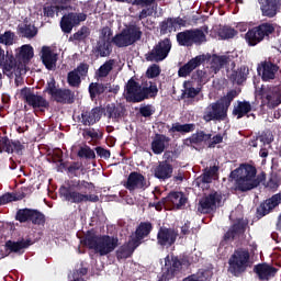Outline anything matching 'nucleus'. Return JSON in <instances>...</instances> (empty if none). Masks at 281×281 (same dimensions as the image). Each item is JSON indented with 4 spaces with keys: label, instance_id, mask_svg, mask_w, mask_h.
<instances>
[{
    "label": "nucleus",
    "instance_id": "nucleus-1",
    "mask_svg": "<svg viewBox=\"0 0 281 281\" xmlns=\"http://www.w3.org/2000/svg\"><path fill=\"white\" fill-rule=\"evenodd\" d=\"M231 179L234 181L235 188L241 192L254 190L260 186V181L256 179V168L250 165H241L231 172Z\"/></svg>",
    "mask_w": 281,
    "mask_h": 281
},
{
    "label": "nucleus",
    "instance_id": "nucleus-2",
    "mask_svg": "<svg viewBox=\"0 0 281 281\" xmlns=\"http://www.w3.org/2000/svg\"><path fill=\"white\" fill-rule=\"evenodd\" d=\"M76 190L68 191L66 188L60 189V194L64 196L65 201L70 203H87L88 201L95 203L99 201L98 195H89V192L93 190V184L87 181H78L74 184Z\"/></svg>",
    "mask_w": 281,
    "mask_h": 281
},
{
    "label": "nucleus",
    "instance_id": "nucleus-3",
    "mask_svg": "<svg viewBox=\"0 0 281 281\" xmlns=\"http://www.w3.org/2000/svg\"><path fill=\"white\" fill-rule=\"evenodd\" d=\"M85 245L89 247V249H93L95 254L99 256H108L111 251H115L119 240L115 237L111 236H97L93 232H88Z\"/></svg>",
    "mask_w": 281,
    "mask_h": 281
},
{
    "label": "nucleus",
    "instance_id": "nucleus-4",
    "mask_svg": "<svg viewBox=\"0 0 281 281\" xmlns=\"http://www.w3.org/2000/svg\"><path fill=\"white\" fill-rule=\"evenodd\" d=\"M0 65L3 67V74L7 76H14V74H25V68L21 67V63L10 52L0 46Z\"/></svg>",
    "mask_w": 281,
    "mask_h": 281
},
{
    "label": "nucleus",
    "instance_id": "nucleus-5",
    "mask_svg": "<svg viewBox=\"0 0 281 281\" xmlns=\"http://www.w3.org/2000/svg\"><path fill=\"white\" fill-rule=\"evenodd\" d=\"M142 38V31L137 26H128L112 38L116 47H128Z\"/></svg>",
    "mask_w": 281,
    "mask_h": 281
},
{
    "label": "nucleus",
    "instance_id": "nucleus-6",
    "mask_svg": "<svg viewBox=\"0 0 281 281\" xmlns=\"http://www.w3.org/2000/svg\"><path fill=\"white\" fill-rule=\"evenodd\" d=\"M276 32V26L273 24L263 23L256 29H252L246 33V41L248 45H258L260 41L265 38V36H269V34H273Z\"/></svg>",
    "mask_w": 281,
    "mask_h": 281
},
{
    "label": "nucleus",
    "instance_id": "nucleus-7",
    "mask_svg": "<svg viewBox=\"0 0 281 281\" xmlns=\"http://www.w3.org/2000/svg\"><path fill=\"white\" fill-rule=\"evenodd\" d=\"M249 265V251L237 250L229 259V271L234 276L243 273Z\"/></svg>",
    "mask_w": 281,
    "mask_h": 281
},
{
    "label": "nucleus",
    "instance_id": "nucleus-8",
    "mask_svg": "<svg viewBox=\"0 0 281 281\" xmlns=\"http://www.w3.org/2000/svg\"><path fill=\"white\" fill-rule=\"evenodd\" d=\"M82 21H87V14L85 13H69L61 18L60 29L65 34H71V30L82 23Z\"/></svg>",
    "mask_w": 281,
    "mask_h": 281
},
{
    "label": "nucleus",
    "instance_id": "nucleus-9",
    "mask_svg": "<svg viewBox=\"0 0 281 281\" xmlns=\"http://www.w3.org/2000/svg\"><path fill=\"white\" fill-rule=\"evenodd\" d=\"M227 115V108L223 102L210 104L204 112L203 120L205 122H212V120H223Z\"/></svg>",
    "mask_w": 281,
    "mask_h": 281
},
{
    "label": "nucleus",
    "instance_id": "nucleus-10",
    "mask_svg": "<svg viewBox=\"0 0 281 281\" xmlns=\"http://www.w3.org/2000/svg\"><path fill=\"white\" fill-rule=\"evenodd\" d=\"M170 49H172L170 40H164L147 55V60H155L156 63L165 60L170 54Z\"/></svg>",
    "mask_w": 281,
    "mask_h": 281
},
{
    "label": "nucleus",
    "instance_id": "nucleus-11",
    "mask_svg": "<svg viewBox=\"0 0 281 281\" xmlns=\"http://www.w3.org/2000/svg\"><path fill=\"white\" fill-rule=\"evenodd\" d=\"M24 149L25 145L21 140L10 139L0 133V153H8L9 155L15 153L16 155H21Z\"/></svg>",
    "mask_w": 281,
    "mask_h": 281
},
{
    "label": "nucleus",
    "instance_id": "nucleus-12",
    "mask_svg": "<svg viewBox=\"0 0 281 281\" xmlns=\"http://www.w3.org/2000/svg\"><path fill=\"white\" fill-rule=\"evenodd\" d=\"M46 91L56 102H71L74 100L71 91L56 88V81L54 79H50L48 82Z\"/></svg>",
    "mask_w": 281,
    "mask_h": 281
},
{
    "label": "nucleus",
    "instance_id": "nucleus-13",
    "mask_svg": "<svg viewBox=\"0 0 281 281\" xmlns=\"http://www.w3.org/2000/svg\"><path fill=\"white\" fill-rule=\"evenodd\" d=\"M124 97L127 102H142L145 95L143 88L134 79H130L125 87Z\"/></svg>",
    "mask_w": 281,
    "mask_h": 281
},
{
    "label": "nucleus",
    "instance_id": "nucleus-14",
    "mask_svg": "<svg viewBox=\"0 0 281 281\" xmlns=\"http://www.w3.org/2000/svg\"><path fill=\"white\" fill-rule=\"evenodd\" d=\"M15 58L18 63H20V67H23L24 71H26L27 65L34 58V47L30 44H24L21 47L15 49Z\"/></svg>",
    "mask_w": 281,
    "mask_h": 281
},
{
    "label": "nucleus",
    "instance_id": "nucleus-15",
    "mask_svg": "<svg viewBox=\"0 0 281 281\" xmlns=\"http://www.w3.org/2000/svg\"><path fill=\"white\" fill-rule=\"evenodd\" d=\"M16 95L19 100L24 102L25 109H33V113L36 114V93H34V88L24 87L18 90Z\"/></svg>",
    "mask_w": 281,
    "mask_h": 281
},
{
    "label": "nucleus",
    "instance_id": "nucleus-16",
    "mask_svg": "<svg viewBox=\"0 0 281 281\" xmlns=\"http://www.w3.org/2000/svg\"><path fill=\"white\" fill-rule=\"evenodd\" d=\"M218 203H221V194L214 192L200 201L198 210L202 214H210V212L216 209V205H218Z\"/></svg>",
    "mask_w": 281,
    "mask_h": 281
},
{
    "label": "nucleus",
    "instance_id": "nucleus-17",
    "mask_svg": "<svg viewBox=\"0 0 281 281\" xmlns=\"http://www.w3.org/2000/svg\"><path fill=\"white\" fill-rule=\"evenodd\" d=\"M158 245L172 247L177 240V233L170 228H160L157 235Z\"/></svg>",
    "mask_w": 281,
    "mask_h": 281
},
{
    "label": "nucleus",
    "instance_id": "nucleus-18",
    "mask_svg": "<svg viewBox=\"0 0 281 281\" xmlns=\"http://www.w3.org/2000/svg\"><path fill=\"white\" fill-rule=\"evenodd\" d=\"M281 203V192L272 195L270 199L266 200L257 210L258 214L261 216H267L269 212L276 210Z\"/></svg>",
    "mask_w": 281,
    "mask_h": 281
},
{
    "label": "nucleus",
    "instance_id": "nucleus-19",
    "mask_svg": "<svg viewBox=\"0 0 281 281\" xmlns=\"http://www.w3.org/2000/svg\"><path fill=\"white\" fill-rule=\"evenodd\" d=\"M203 60H205L204 55H199L192 58L184 66L180 67L178 76H180V78H186L190 76V74H192V71H194V69H196V67H199L201 63H203Z\"/></svg>",
    "mask_w": 281,
    "mask_h": 281
},
{
    "label": "nucleus",
    "instance_id": "nucleus-20",
    "mask_svg": "<svg viewBox=\"0 0 281 281\" xmlns=\"http://www.w3.org/2000/svg\"><path fill=\"white\" fill-rule=\"evenodd\" d=\"M89 66L81 64L77 69L68 74V85H70V87H79L80 78H82V76H87Z\"/></svg>",
    "mask_w": 281,
    "mask_h": 281
},
{
    "label": "nucleus",
    "instance_id": "nucleus-21",
    "mask_svg": "<svg viewBox=\"0 0 281 281\" xmlns=\"http://www.w3.org/2000/svg\"><path fill=\"white\" fill-rule=\"evenodd\" d=\"M43 65H45L46 69H55L56 63L58 60V54L54 53L52 48L44 46L42 48L41 55Z\"/></svg>",
    "mask_w": 281,
    "mask_h": 281
},
{
    "label": "nucleus",
    "instance_id": "nucleus-22",
    "mask_svg": "<svg viewBox=\"0 0 281 281\" xmlns=\"http://www.w3.org/2000/svg\"><path fill=\"white\" fill-rule=\"evenodd\" d=\"M15 221L36 225V209H20L16 211Z\"/></svg>",
    "mask_w": 281,
    "mask_h": 281
},
{
    "label": "nucleus",
    "instance_id": "nucleus-23",
    "mask_svg": "<svg viewBox=\"0 0 281 281\" xmlns=\"http://www.w3.org/2000/svg\"><path fill=\"white\" fill-rule=\"evenodd\" d=\"M16 32L21 38H34L36 36V26L30 23V21L24 20L23 23L18 25Z\"/></svg>",
    "mask_w": 281,
    "mask_h": 281
},
{
    "label": "nucleus",
    "instance_id": "nucleus-24",
    "mask_svg": "<svg viewBox=\"0 0 281 281\" xmlns=\"http://www.w3.org/2000/svg\"><path fill=\"white\" fill-rule=\"evenodd\" d=\"M215 179H218V167L213 166L212 168L206 169L198 179V186L200 188H207V183H212Z\"/></svg>",
    "mask_w": 281,
    "mask_h": 281
},
{
    "label": "nucleus",
    "instance_id": "nucleus-25",
    "mask_svg": "<svg viewBox=\"0 0 281 281\" xmlns=\"http://www.w3.org/2000/svg\"><path fill=\"white\" fill-rule=\"evenodd\" d=\"M154 176L156 179H170L172 177V165L168 164V161H161L159 165L154 169Z\"/></svg>",
    "mask_w": 281,
    "mask_h": 281
},
{
    "label": "nucleus",
    "instance_id": "nucleus-26",
    "mask_svg": "<svg viewBox=\"0 0 281 281\" xmlns=\"http://www.w3.org/2000/svg\"><path fill=\"white\" fill-rule=\"evenodd\" d=\"M278 270L267 263L257 265L255 267V273H257L259 280H270L273 278Z\"/></svg>",
    "mask_w": 281,
    "mask_h": 281
},
{
    "label": "nucleus",
    "instance_id": "nucleus-27",
    "mask_svg": "<svg viewBox=\"0 0 281 281\" xmlns=\"http://www.w3.org/2000/svg\"><path fill=\"white\" fill-rule=\"evenodd\" d=\"M32 245V240L30 239H22L20 241H13V240H8L5 241V249L7 251H10V254H21L23 249H27Z\"/></svg>",
    "mask_w": 281,
    "mask_h": 281
},
{
    "label": "nucleus",
    "instance_id": "nucleus-28",
    "mask_svg": "<svg viewBox=\"0 0 281 281\" xmlns=\"http://www.w3.org/2000/svg\"><path fill=\"white\" fill-rule=\"evenodd\" d=\"M278 72V66L271 63H263L261 67L258 68V74L261 76L262 80H273L276 74Z\"/></svg>",
    "mask_w": 281,
    "mask_h": 281
},
{
    "label": "nucleus",
    "instance_id": "nucleus-29",
    "mask_svg": "<svg viewBox=\"0 0 281 281\" xmlns=\"http://www.w3.org/2000/svg\"><path fill=\"white\" fill-rule=\"evenodd\" d=\"M265 16H276L280 0H259Z\"/></svg>",
    "mask_w": 281,
    "mask_h": 281
},
{
    "label": "nucleus",
    "instance_id": "nucleus-30",
    "mask_svg": "<svg viewBox=\"0 0 281 281\" xmlns=\"http://www.w3.org/2000/svg\"><path fill=\"white\" fill-rule=\"evenodd\" d=\"M165 269L169 276H175L177 271H181V269H183V263H181L177 257L167 256L165 258Z\"/></svg>",
    "mask_w": 281,
    "mask_h": 281
},
{
    "label": "nucleus",
    "instance_id": "nucleus-31",
    "mask_svg": "<svg viewBox=\"0 0 281 281\" xmlns=\"http://www.w3.org/2000/svg\"><path fill=\"white\" fill-rule=\"evenodd\" d=\"M167 201L172 204L173 210H181V207L188 203V198H186L183 192H171L167 196Z\"/></svg>",
    "mask_w": 281,
    "mask_h": 281
},
{
    "label": "nucleus",
    "instance_id": "nucleus-32",
    "mask_svg": "<svg viewBox=\"0 0 281 281\" xmlns=\"http://www.w3.org/2000/svg\"><path fill=\"white\" fill-rule=\"evenodd\" d=\"M139 247V241L135 240V238L131 237L127 245L122 246L117 250V258H130V256H133V251Z\"/></svg>",
    "mask_w": 281,
    "mask_h": 281
},
{
    "label": "nucleus",
    "instance_id": "nucleus-33",
    "mask_svg": "<svg viewBox=\"0 0 281 281\" xmlns=\"http://www.w3.org/2000/svg\"><path fill=\"white\" fill-rule=\"evenodd\" d=\"M186 26V20L181 18L176 19H168L166 22L161 25V32H177L179 27Z\"/></svg>",
    "mask_w": 281,
    "mask_h": 281
},
{
    "label": "nucleus",
    "instance_id": "nucleus-34",
    "mask_svg": "<svg viewBox=\"0 0 281 281\" xmlns=\"http://www.w3.org/2000/svg\"><path fill=\"white\" fill-rule=\"evenodd\" d=\"M146 186V181L144 179V176L142 173L132 172L128 176L126 188L127 190H136V188H144Z\"/></svg>",
    "mask_w": 281,
    "mask_h": 281
},
{
    "label": "nucleus",
    "instance_id": "nucleus-35",
    "mask_svg": "<svg viewBox=\"0 0 281 281\" xmlns=\"http://www.w3.org/2000/svg\"><path fill=\"white\" fill-rule=\"evenodd\" d=\"M100 117H102V111L100 108H94L90 112H86L82 114V123L86 126H91V124H95L99 122Z\"/></svg>",
    "mask_w": 281,
    "mask_h": 281
},
{
    "label": "nucleus",
    "instance_id": "nucleus-36",
    "mask_svg": "<svg viewBox=\"0 0 281 281\" xmlns=\"http://www.w3.org/2000/svg\"><path fill=\"white\" fill-rule=\"evenodd\" d=\"M168 142H170V139L165 135H156L151 143L153 153H155V155H161L166 149V144H168Z\"/></svg>",
    "mask_w": 281,
    "mask_h": 281
},
{
    "label": "nucleus",
    "instance_id": "nucleus-37",
    "mask_svg": "<svg viewBox=\"0 0 281 281\" xmlns=\"http://www.w3.org/2000/svg\"><path fill=\"white\" fill-rule=\"evenodd\" d=\"M212 138V135L205 134L203 132H198L192 134L191 137L184 139L186 146H192V144H203V142H209Z\"/></svg>",
    "mask_w": 281,
    "mask_h": 281
},
{
    "label": "nucleus",
    "instance_id": "nucleus-38",
    "mask_svg": "<svg viewBox=\"0 0 281 281\" xmlns=\"http://www.w3.org/2000/svg\"><path fill=\"white\" fill-rule=\"evenodd\" d=\"M150 229H153V225H150V223H140V225L136 229L135 235H132L131 238H134V240H137L139 245V241L142 240V238L150 234Z\"/></svg>",
    "mask_w": 281,
    "mask_h": 281
},
{
    "label": "nucleus",
    "instance_id": "nucleus-39",
    "mask_svg": "<svg viewBox=\"0 0 281 281\" xmlns=\"http://www.w3.org/2000/svg\"><path fill=\"white\" fill-rule=\"evenodd\" d=\"M104 115L110 120H120L122 117V105H115V103L108 104Z\"/></svg>",
    "mask_w": 281,
    "mask_h": 281
},
{
    "label": "nucleus",
    "instance_id": "nucleus-40",
    "mask_svg": "<svg viewBox=\"0 0 281 281\" xmlns=\"http://www.w3.org/2000/svg\"><path fill=\"white\" fill-rule=\"evenodd\" d=\"M183 87V95L187 98H196V95L201 93V88L194 87V82L192 81H184Z\"/></svg>",
    "mask_w": 281,
    "mask_h": 281
},
{
    "label": "nucleus",
    "instance_id": "nucleus-41",
    "mask_svg": "<svg viewBox=\"0 0 281 281\" xmlns=\"http://www.w3.org/2000/svg\"><path fill=\"white\" fill-rule=\"evenodd\" d=\"M249 111H251V104L249 102H239L233 113L234 115L237 116L238 120H240V117H244V115H247L249 113Z\"/></svg>",
    "mask_w": 281,
    "mask_h": 281
},
{
    "label": "nucleus",
    "instance_id": "nucleus-42",
    "mask_svg": "<svg viewBox=\"0 0 281 281\" xmlns=\"http://www.w3.org/2000/svg\"><path fill=\"white\" fill-rule=\"evenodd\" d=\"M16 41V34L12 31H5L3 34H0V44L11 47Z\"/></svg>",
    "mask_w": 281,
    "mask_h": 281
},
{
    "label": "nucleus",
    "instance_id": "nucleus-43",
    "mask_svg": "<svg viewBox=\"0 0 281 281\" xmlns=\"http://www.w3.org/2000/svg\"><path fill=\"white\" fill-rule=\"evenodd\" d=\"M115 65V61L110 59L105 61L97 71V76L99 78H106L111 71H113V67Z\"/></svg>",
    "mask_w": 281,
    "mask_h": 281
},
{
    "label": "nucleus",
    "instance_id": "nucleus-44",
    "mask_svg": "<svg viewBox=\"0 0 281 281\" xmlns=\"http://www.w3.org/2000/svg\"><path fill=\"white\" fill-rule=\"evenodd\" d=\"M194 128H195V125L192 123H189V124L175 123L171 126L170 132L171 133H192Z\"/></svg>",
    "mask_w": 281,
    "mask_h": 281
},
{
    "label": "nucleus",
    "instance_id": "nucleus-45",
    "mask_svg": "<svg viewBox=\"0 0 281 281\" xmlns=\"http://www.w3.org/2000/svg\"><path fill=\"white\" fill-rule=\"evenodd\" d=\"M32 192H34L33 187H22L18 189L15 192H12V195L14 196L15 201H23V199H25V196H30Z\"/></svg>",
    "mask_w": 281,
    "mask_h": 281
},
{
    "label": "nucleus",
    "instance_id": "nucleus-46",
    "mask_svg": "<svg viewBox=\"0 0 281 281\" xmlns=\"http://www.w3.org/2000/svg\"><path fill=\"white\" fill-rule=\"evenodd\" d=\"M177 41L179 45H184L187 47H190L192 45V35L191 31H184L177 35Z\"/></svg>",
    "mask_w": 281,
    "mask_h": 281
},
{
    "label": "nucleus",
    "instance_id": "nucleus-47",
    "mask_svg": "<svg viewBox=\"0 0 281 281\" xmlns=\"http://www.w3.org/2000/svg\"><path fill=\"white\" fill-rule=\"evenodd\" d=\"M268 106H278L281 103L280 92L278 90L272 91L266 95Z\"/></svg>",
    "mask_w": 281,
    "mask_h": 281
},
{
    "label": "nucleus",
    "instance_id": "nucleus-48",
    "mask_svg": "<svg viewBox=\"0 0 281 281\" xmlns=\"http://www.w3.org/2000/svg\"><path fill=\"white\" fill-rule=\"evenodd\" d=\"M191 32V42L192 45H201V43H205V33L201 30H192Z\"/></svg>",
    "mask_w": 281,
    "mask_h": 281
},
{
    "label": "nucleus",
    "instance_id": "nucleus-49",
    "mask_svg": "<svg viewBox=\"0 0 281 281\" xmlns=\"http://www.w3.org/2000/svg\"><path fill=\"white\" fill-rule=\"evenodd\" d=\"M236 34H238V32H236V30H234L233 27H229V26H223L218 31V36L223 41H225L227 38H234V36H236Z\"/></svg>",
    "mask_w": 281,
    "mask_h": 281
},
{
    "label": "nucleus",
    "instance_id": "nucleus-50",
    "mask_svg": "<svg viewBox=\"0 0 281 281\" xmlns=\"http://www.w3.org/2000/svg\"><path fill=\"white\" fill-rule=\"evenodd\" d=\"M106 91V86L102 83H90L89 86V92L91 98H95V95H101V93H104Z\"/></svg>",
    "mask_w": 281,
    "mask_h": 281
},
{
    "label": "nucleus",
    "instance_id": "nucleus-51",
    "mask_svg": "<svg viewBox=\"0 0 281 281\" xmlns=\"http://www.w3.org/2000/svg\"><path fill=\"white\" fill-rule=\"evenodd\" d=\"M97 52L102 58L109 56V54H111V44L106 42H98Z\"/></svg>",
    "mask_w": 281,
    "mask_h": 281
},
{
    "label": "nucleus",
    "instance_id": "nucleus-52",
    "mask_svg": "<svg viewBox=\"0 0 281 281\" xmlns=\"http://www.w3.org/2000/svg\"><path fill=\"white\" fill-rule=\"evenodd\" d=\"M212 273L210 271L198 272L183 279V281H205L209 280Z\"/></svg>",
    "mask_w": 281,
    "mask_h": 281
},
{
    "label": "nucleus",
    "instance_id": "nucleus-53",
    "mask_svg": "<svg viewBox=\"0 0 281 281\" xmlns=\"http://www.w3.org/2000/svg\"><path fill=\"white\" fill-rule=\"evenodd\" d=\"M157 86L155 83H149L146 87H143V93H144V100L146 98H154V95H157Z\"/></svg>",
    "mask_w": 281,
    "mask_h": 281
},
{
    "label": "nucleus",
    "instance_id": "nucleus-54",
    "mask_svg": "<svg viewBox=\"0 0 281 281\" xmlns=\"http://www.w3.org/2000/svg\"><path fill=\"white\" fill-rule=\"evenodd\" d=\"M111 36H113V33L111 32L110 27H103L101 30L100 36H99V43H109L111 44Z\"/></svg>",
    "mask_w": 281,
    "mask_h": 281
},
{
    "label": "nucleus",
    "instance_id": "nucleus-55",
    "mask_svg": "<svg viewBox=\"0 0 281 281\" xmlns=\"http://www.w3.org/2000/svg\"><path fill=\"white\" fill-rule=\"evenodd\" d=\"M247 74H249V69H247V67H241L234 76H233V80L235 82H237L238 85H240V82H243L246 78H247Z\"/></svg>",
    "mask_w": 281,
    "mask_h": 281
},
{
    "label": "nucleus",
    "instance_id": "nucleus-56",
    "mask_svg": "<svg viewBox=\"0 0 281 281\" xmlns=\"http://www.w3.org/2000/svg\"><path fill=\"white\" fill-rule=\"evenodd\" d=\"M89 36V29L81 27L80 31L70 36L69 41H85Z\"/></svg>",
    "mask_w": 281,
    "mask_h": 281
},
{
    "label": "nucleus",
    "instance_id": "nucleus-57",
    "mask_svg": "<svg viewBox=\"0 0 281 281\" xmlns=\"http://www.w3.org/2000/svg\"><path fill=\"white\" fill-rule=\"evenodd\" d=\"M79 157H85L86 159H95V151L91 147H82L79 153Z\"/></svg>",
    "mask_w": 281,
    "mask_h": 281
},
{
    "label": "nucleus",
    "instance_id": "nucleus-58",
    "mask_svg": "<svg viewBox=\"0 0 281 281\" xmlns=\"http://www.w3.org/2000/svg\"><path fill=\"white\" fill-rule=\"evenodd\" d=\"M65 5L45 7L44 14H46L47 16H54V14H58L60 10H65Z\"/></svg>",
    "mask_w": 281,
    "mask_h": 281
},
{
    "label": "nucleus",
    "instance_id": "nucleus-59",
    "mask_svg": "<svg viewBox=\"0 0 281 281\" xmlns=\"http://www.w3.org/2000/svg\"><path fill=\"white\" fill-rule=\"evenodd\" d=\"M227 63V57L225 56H216L213 58V64H212V68L215 69H218L220 67H223V65H226Z\"/></svg>",
    "mask_w": 281,
    "mask_h": 281
},
{
    "label": "nucleus",
    "instance_id": "nucleus-60",
    "mask_svg": "<svg viewBox=\"0 0 281 281\" xmlns=\"http://www.w3.org/2000/svg\"><path fill=\"white\" fill-rule=\"evenodd\" d=\"M159 74H161V69L158 65L150 66L146 71L147 78H157Z\"/></svg>",
    "mask_w": 281,
    "mask_h": 281
},
{
    "label": "nucleus",
    "instance_id": "nucleus-61",
    "mask_svg": "<svg viewBox=\"0 0 281 281\" xmlns=\"http://www.w3.org/2000/svg\"><path fill=\"white\" fill-rule=\"evenodd\" d=\"M237 93L236 91H231L227 93V95H225L223 99H221L220 101L224 103L226 109H229V104H232V100H234V98H236Z\"/></svg>",
    "mask_w": 281,
    "mask_h": 281
},
{
    "label": "nucleus",
    "instance_id": "nucleus-62",
    "mask_svg": "<svg viewBox=\"0 0 281 281\" xmlns=\"http://www.w3.org/2000/svg\"><path fill=\"white\" fill-rule=\"evenodd\" d=\"M14 200V195L10 192L4 193L0 196V205H8V203H12Z\"/></svg>",
    "mask_w": 281,
    "mask_h": 281
},
{
    "label": "nucleus",
    "instance_id": "nucleus-63",
    "mask_svg": "<svg viewBox=\"0 0 281 281\" xmlns=\"http://www.w3.org/2000/svg\"><path fill=\"white\" fill-rule=\"evenodd\" d=\"M97 155H99V157H103V159H109V157H111V151L102 148V147H97Z\"/></svg>",
    "mask_w": 281,
    "mask_h": 281
},
{
    "label": "nucleus",
    "instance_id": "nucleus-64",
    "mask_svg": "<svg viewBox=\"0 0 281 281\" xmlns=\"http://www.w3.org/2000/svg\"><path fill=\"white\" fill-rule=\"evenodd\" d=\"M83 137H91V139H98L100 134L95 130H87L83 132Z\"/></svg>",
    "mask_w": 281,
    "mask_h": 281
}]
</instances>
